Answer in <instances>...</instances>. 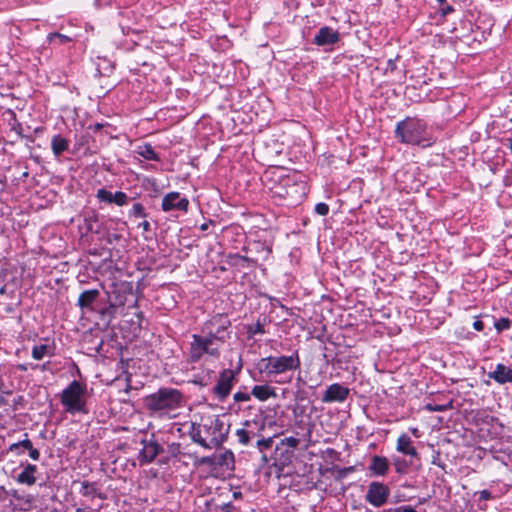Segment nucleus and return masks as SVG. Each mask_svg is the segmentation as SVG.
I'll return each mask as SVG.
<instances>
[{
    "label": "nucleus",
    "instance_id": "obj_1",
    "mask_svg": "<svg viewBox=\"0 0 512 512\" xmlns=\"http://www.w3.org/2000/svg\"><path fill=\"white\" fill-rule=\"evenodd\" d=\"M395 135L402 143L429 147L433 140L427 136L426 124L417 118L407 117L400 121L395 129Z\"/></svg>",
    "mask_w": 512,
    "mask_h": 512
},
{
    "label": "nucleus",
    "instance_id": "obj_2",
    "mask_svg": "<svg viewBox=\"0 0 512 512\" xmlns=\"http://www.w3.org/2000/svg\"><path fill=\"white\" fill-rule=\"evenodd\" d=\"M226 338L225 327L221 326L216 332L209 331L207 336L192 335L189 356L192 361H198L204 354L217 357L220 345Z\"/></svg>",
    "mask_w": 512,
    "mask_h": 512
},
{
    "label": "nucleus",
    "instance_id": "obj_3",
    "mask_svg": "<svg viewBox=\"0 0 512 512\" xmlns=\"http://www.w3.org/2000/svg\"><path fill=\"white\" fill-rule=\"evenodd\" d=\"M145 407L151 412L167 413L182 406L183 395L174 388H161L144 399Z\"/></svg>",
    "mask_w": 512,
    "mask_h": 512
},
{
    "label": "nucleus",
    "instance_id": "obj_4",
    "mask_svg": "<svg viewBox=\"0 0 512 512\" xmlns=\"http://www.w3.org/2000/svg\"><path fill=\"white\" fill-rule=\"evenodd\" d=\"M203 431L212 448L219 447L226 441L229 433V425L219 416H211L202 423Z\"/></svg>",
    "mask_w": 512,
    "mask_h": 512
},
{
    "label": "nucleus",
    "instance_id": "obj_5",
    "mask_svg": "<svg viewBox=\"0 0 512 512\" xmlns=\"http://www.w3.org/2000/svg\"><path fill=\"white\" fill-rule=\"evenodd\" d=\"M260 365L267 374L278 375L299 368L300 360L297 353L290 356H270L261 359Z\"/></svg>",
    "mask_w": 512,
    "mask_h": 512
},
{
    "label": "nucleus",
    "instance_id": "obj_6",
    "mask_svg": "<svg viewBox=\"0 0 512 512\" xmlns=\"http://www.w3.org/2000/svg\"><path fill=\"white\" fill-rule=\"evenodd\" d=\"M85 387L78 381H72L61 394V403L67 412L75 413L83 410L85 406Z\"/></svg>",
    "mask_w": 512,
    "mask_h": 512
},
{
    "label": "nucleus",
    "instance_id": "obj_7",
    "mask_svg": "<svg viewBox=\"0 0 512 512\" xmlns=\"http://www.w3.org/2000/svg\"><path fill=\"white\" fill-rule=\"evenodd\" d=\"M389 495L390 490L388 486L381 482L374 481L368 486L365 500L374 507H381L387 502Z\"/></svg>",
    "mask_w": 512,
    "mask_h": 512
},
{
    "label": "nucleus",
    "instance_id": "obj_8",
    "mask_svg": "<svg viewBox=\"0 0 512 512\" xmlns=\"http://www.w3.org/2000/svg\"><path fill=\"white\" fill-rule=\"evenodd\" d=\"M234 379L235 372L233 370L225 369L221 372L217 384L213 388L220 400L225 399L230 394Z\"/></svg>",
    "mask_w": 512,
    "mask_h": 512
},
{
    "label": "nucleus",
    "instance_id": "obj_9",
    "mask_svg": "<svg viewBox=\"0 0 512 512\" xmlns=\"http://www.w3.org/2000/svg\"><path fill=\"white\" fill-rule=\"evenodd\" d=\"M348 395L349 389L347 387L334 383L326 389L321 400L324 403L343 402Z\"/></svg>",
    "mask_w": 512,
    "mask_h": 512
},
{
    "label": "nucleus",
    "instance_id": "obj_10",
    "mask_svg": "<svg viewBox=\"0 0 512 512\" xmlns=\"http://www.w3.org/2000/svg\"><path fill=\"white\" fill-rule=\"evenodd\" d=\"M188 204V200L186 198H181L178 192H171L164 196L162 200V209L164 211H170L172 209L186 211Z\"/></svg>",
    "mask_w": 512,
    "mask_h": 512
},
{
    "label": "nucleus",
    "instance_id": "obj_11",
    "mask_svg": "<svg viewBox=\"0 0 512 512\" xmlns=\"http://www.w3.org/2000/svg\"><path fill=\"white\" fill-rule=\"evenodd\" d=\"M141 444L142 449L139 454V460L144 463L152 462L157 455L163 451L162 447L156 441L143 440Z\"/></svg>",
    "mask_w": 512,
    "mask_h": 512
},
{
    "label": "nucleus",
    "instance_id": "obj_12",
    "mask_svg": "<svg viewBox=\"0 0 512 512\" xmlns=\"http://www.w3.org/2000/svg\"><path fill=\"white\" fill-rule=\"evenodd\" d=\"M339 41V33L328 26L319 29L314 36L313 43L318 46L335 44Z\"/></svg>",
    "mask_w": 512,
    "mask_h": 512
},
{
    "label": "nucleus",
    "instance_id": "obj_13",
    "mask_svg": "<svg viewBox=\"0 0 512 512\" xmlns=\"http://www.w3.org/2000/svg\"><path fill=\"white\" fill-rule=\"evenodd\" d=\"M488 377L500 384L512 382V369L504 364H498L496 369L488 373Z\"/></svg>",
    "mask_w": 512,
    "mask_h": 512
},
{
    "label": "nucleus",
    "instance_id": "obj_14",
    "mask_svg": "<svg viewBox=\"0 0 512 512\" xmlns=\"http://www.w3.org/2000/svg\"><path fill=\"white\" fill-rule=\"evenodd\" d=\"M369 469L375 475L383 476L387 473L389 469V462L387 458L375 455L371 459Z\"/></svg>",
    "mask_w": 512,
    "mask_h": 512
},
{
    "label": "nucleus",
    "instance_id": "obj_15",
    "mask_svg": "<svg viewBox=\"0 0 512 512\" xmlns=\"http://www.w3.org/2000/svg\"><path fill=\"white\" fill-rule=\"evenodd\" d=\"M36 471H37V468H36L35 465L28 464L22 470V472L18 474V476H17L18 483L26 484L28 486H31V485L35 484V482H36V477H35Z\"/></svg>",
    "mask_w": 512,
    "mask_h": 512
},
{
    "label": "nucleus",
    "instance_id": "obj_16",
    "mask_svg": "<svg viewBox=\"0 0 512 512\" xmlns=\"http://www.w3.org/2000/svg\"><path fill=\"white\" fill-rule=\"evenodd\" d=\"M397 450L403 454L410 456H417L416 449L412 446L410 437L406 434H402L397 439Z\"/></svg>",
    "mask_w": 512,
    "mask_h": 512
},
{
    "label": "nucleus",
    "instance_id": "obj_17",
    "mask_svg": "<svg viewBox=\"0 0 512 512\" xmlns=\"http://www.w3.org/2000/svg\"><path fill=\"white\" fill-rule=\"evenodd\" d=\"M251 394L260 401H266L271 397H276L274 388L268 385H255Z\"/></svg>",
    "mask_w": 512,
    "mask_h": 512
},
{
    "label": "nucleus",
    "instance_id": "obj_18",
    "mask_svg": "<svg viewBox=\"0 0 512 512\" xmlns=\"http://www.w3.org/2000/svg\"><path fill=\"white\" fill-rule=\"evenodd\" d=\"M99 291L96 289L83 291L78 298V305L81 308H91L93 302L98 298Z\"/></svg>",
    "mask_w": 512,
    "mask_h": 512
},
{
    "label": "nucleus",
    "instance_id": "obj_19",
    "mask_svg": "<svg viewBox=\"0 0 512 512\" xmlns=\"http://www.w3.org/2000/svg\"><path fill=\"white\" fill-rule=\"evenodd\" d=\"M190 436L192 441L197 443L201 447L205 449H212V445L209 444V442L206 439L202 424L198 425V427H193Z\"/></svg>",
    "mask_w": 512,
    "mask_h": 512
},
{
    "label": "nucleus",
    "instance_id": "obj_20",
    "mask_svg": "<svg viewBox=\"0 0 512 512\" xmlns=\"http://www.w3.org/2000/svg\"><path fill=\"white\" fill-rule=\"evenodd\" d=\"M137 153L146 160L158 161L159 157L150 144H143L137 147Z\"/></svg>",
    "mask_w": 512,
    "mask_h": 512
},
{
    "label": "nucleus",
    "instance_id": "obj_21",
    "mask_svg": "<svg viewBox=\"0 0 512 512\" xmlns=\"http://www.w3.org/2000/svg\"><path fill=\"white\" fill-rule=\"evenodd\" d=\"M51 145H52L53 153L56 156L61 155L68 148L67 140L60 136L53 137Z\"/></svg>",
    "mask_w": 512,
    "mask_h": 512
},
{
    "label": "nucleus",
    "instance_id": "obj_22",
    "mask_svg": "<svg viewBox=\"0 0 512 512\" xmlns=\"http://www.w3.org/2000/svg\"><path fill=\"white\" fill-rule=\"evenodd\" d=\"M47 41L50 44L64 45L71 41V38L60 33H50L47 36Z\"/></svg>",
    "mask_w": 512,
    "mask_h": 512
},
{
    "label": "nucleus",
    "instance_id": "obj_23",
    "mask_svg": "<svg viewBox=\"0 0 512 512\" xmlns=\"http://www.w3.org/2000/svg\"><path fill=\"white\" fill-rule=\"evenodd\" d=\"M236 436L239 443L247 445L250 442V439L255 436V433H252L246 429H238L236 431Z\"/></svg>",
    "mask_w": 512,
    "mask_h": 512
},
{
    "label": "nucleus",
    "instance_id": "obj_24",
    "mask_svg": "<svg viewBox=\"0 0 512 512\" xmlns=\"http://www.w3.org/2000/svg\"><path fill=\"white\" fill-rule=\"evenodd\" d=\"M49 347L47 345H37L32 349V357L35 360H41L48 354Z\"/></svg>",
    "mask_w": 512,
    "mask_h": 512
},
{
    "label": "nucleus",
    "instance_id": "obj_25",
    "mask_svg": "<svg viewBox=\"0 0 512 512\" xmlns=\"http://www.w3.org/2000/svg\"><path fill=\"white\" fill-rule=\"evenodd\" d=\"M234 463V455L231 451H226L223 454L220 455L218 464L219 465H225L226 469H232L233 467H229L231 464Z\"/></svg>",
    "mask_w": 512,
    "mask_h": 512
},
{
    "label": "nucleus",
    "instance_id": "obj_26",
    "mask_svg": "<svg viewBox=\"0 0 512 512\" xmlns=\"http://www.w3.org/2000/svg\"><path fill=\"white\" fill-rule=\"evenodd\" d=\"M96 487L94 484L89 482H83L81 485L80 493L83 496L93 498L96 495Z\"/></svg>",
    "mask_w": 512,
    "mask_h": 512
},
{
    "label": "nucleus",
    "instance_id": "obj_27",
    "mask_svg": "<svg viewBox=\"0 0 512 512\" xmlns=\"http://www.w3.org/2000/svg\"><path fill=\"white\" fill-rule=\"evenodd\" d=\"M20 447H23L24 449L29 450V449H31L33 447V445H32V442L30 441V439H28L26 437L24 440H22V441H20L18 443L11 444L10 447H9V451L15 452Z\"/></svg>",
    "mask_w": 512,
    "mask_h": 512
},
{
    "label": "nucleus",
    "instance_id": "obj_28",
    "mask_svg": "<svg viewBox=\"0 0 512 512\" xmlns=\"http://www.w3.org/2000/svg\"><path fill=\"white\" fill-rule=\"evenodd\" d=\"M97 198L100 201H103L106 203H112L113 194L106 189H99L97 191Z\"/></svg>",
    "mask_w": 512,
    "mask_h": 512
},
{
    "label": "nucleus",
    "instance_id": "obj_29",
    "mask_svg": "<svg viewBox=\"0 0 512 512\" xmlns=\"http://www.w3.org/2000/svg\"><path fill=\"white\" fill-rule=\"evenodd\" d=\"M127 195L124 192H116L113 194L112 203L117 204L118 206H123L127 203Z\"/></svg>",
    "mask_w": 512,
    "mask_h": 512
},
{
    "label": "nucleus",
    "instance_id": "obj_30",
    "mask_svg": "<svg viewBox=\"0 0 512 512\" xmlns=\"http://www.w3.org/2000/svg\"><path fill=\"white\" fill-rule=\"evenodd\" d=\"M272 443H273V438H271V437L262 438L257 441V447L259 448L260 451H263L265 449L270 448L272 446Z\"/></svg>",
    "mask_w": 512,
    "mask_h": 512
},
{
    "label": "nucleus",
    "instance_id": "obj_31",
    "mask_svg": "<svg viewBox=\"0 0 512 512\" xmlns=\"http://www.w3.org/2000/svg\"><path fill=\"white\" fill-rule=\"evenodd\" d=\"M510 321L507 318H501L495 323V328L498 331H503L505 329H509Z\"/></svg>",
    "mask_w": 512,
    "mask_h": 512
},
{
    "label": "nucleus",
    "instance_id": "obj_32",
    "mask_svg": "<svg viewBox=\"0 0 512 512\" xmlns=\"http://www.w3.org/2000/svg\"><path fill=\"white\" fill-rule=\"evenodd\" d=\"M315 211L317 214H319L321 216H325L329 212V206L326 203H318L315 206Z\"/></svg>",
    "mask_w": 512,
    "mask_h": 512
},
{
    "label": "nucleus",
    "instance_id": "obj_33",
    "mask_svg": "<svg viewBox=\"0 0 512 512\" xmlns=\"http://www.w3.org/2000/svg\"><path fill=\"white\" fill-rule=\"evenodd\" d=\"M132 214L136 217H144V208L140 203H136L132 207Z\"/></svg>",
    "mask_w": 512,
    "mask_h": 512
},
{
    "label": "nucleus",
    "instance_id": "obj_34",
    "mask_svg": "<svg viewBox=\"0 0 512 512\" xmlns=\"http://www.w3.org/2000/svg\"><path fill=\"white\" fill-rule=\"evenodd\" d=\"M283 445H287L290 448H296L299 444V439L295 437H287L282 440Z\"/></svg>",
    "mask_w": 512,
    "mask_h": 512
},
{
    "label": "nucleus",
    "instance_id": "obj_35",
    "mask_svg": "<svg viewBox=\"0 0 512 512\" xmlns=\"http://www.w3.org/2000/svg\"><path fill=\"white\" fill-rule=\"evenodd\" d=\"M233 398L236 402H245L250 400V395L243 392H237L234 394Z\"/></svg>",
    "mask_w": 512,
    "mask_h": 512
},
{
    "label": "nucleus",
    "instance_id": "obj_36",
    "mask_svg": "<svg viewBox=\"0 0 512 512\" xmlns=\"http://www.w3.org/2000/svg\"><path fill=\"white\" fill-rule=\"evenodd\" d=\"M446 408L447 407L444 406V405H434V404H431V403L426 405V409L428 411H444V410H446Z\"/></svg>",
    "mask_w": 512,
    "mask_h": 512
},
{
    "label": "nucleus",
    "instance_id": "obj_37",
    "mask_svg": "<svg viewBox=\"0 0 512 512\" xmlns=\"http://www.w3.org/2000/svg\"><path fill=\"white\" fill-rule=\"evenodd\" d=\"M491 498V493L488 490H482L479 492V500L487 501Z\"/></svg>",
    "mask_w": 512,
    "mask_h": 512
},
{
    "label": "nucleus",
    "instance_id": "obj_38",
    "mask_svg": "<svg viewBox=\"0 0 512 512\" xmlns=\"http://www.w3.org/2000/svg\"><path fill=\"white\" fill-rule=\"evenodd\" d=\"M395 512H417L413 507L411 506H400L394 509Z\"/></svg>",
    "mask_w": 512,
    "mask_h": 512
},
{
    "label": "nucleus",
    "instance_id": "obj_39",
    "mask_svg": "<svg viewBox=\"0 0 512 512\" xmlns=\"http://www.w3.org/2000/svg\"><path fill=\"white\" fill-rule=\"evenodd\" d=\"M29 451V456L33 459V460H38L39 457H40V452L35 449V448H31L28 450Z\"/></svg>",
    "mask_w": 512,
    "mask_h": 512
},
{
    "label": "nucleus",
    "instance_id": "obj_40",
    "mask_svg": "<svg viewBox=\"0 0 512 512\" xmlns=\"http://www.w3.org/2000/svg\"><path fill=\"white\" fill-rule=\"evenodd\" d=\"M473 327L475 330L477 331H482L484 329V324L482 321L480 320H476L474 323H473Z\"/></svg>",
    "mask_w": 512,
    "mask_h": 512
},
{
    "label": "nucleus",
    "instance_id": "obj_41",
    "mask_svg": "<svg viewBox=\"0 0 512 512\" xmlns=\"http://www.w3.org/2000/svg\"><path fill=\"white\" fill-rule=\"evenodd\" d=\"M297 188L301 189V196L300 197H302L304 195V191H305V184L304 183L294 184L293 187H292V190L296 191Z\"/></svg>",
    "mask_w": 512,
    "mask_h": 512
},
{
    "label": "nucleus",
    "instance_id": "obj_42",
    "mask_svg": "<svg viewBox=\"0 0 512 512\" xmlns=\"http://www.w3.org/2000/svg\"><path fill=\"white\" fill-rule=\"evenodd\" d=\"M139 227H141L144 231H149L150 223L148 221H143L139 224Z\"/></svg>",
    "mask_w": 512,
    "mask_h": 512
},
{
    "label": "nucleus",
    "instance_id": "obj_43",
    "mask_svg": "<svg viewBox=\"0 0 512 512\" xmlns=\"http://www.w3.org/2000/svg\"><path fill=\"white\" fill-rule=\"evenodd\" d=\"M453 11V8L452 6H446L445 8L442 9V14L443 15H447L448 13L452 12Z\"/></svg>",
    "mask_w": 512,
    "mask_h": 512
},
{
    "label": "nucleus",
    "instance_id": "obj_44",
    "mask_svg": "<svg viewBox=\"0 0 512 512\" xmlns=\"http://www.w3.org/2000/svg\"><path fill=\"white\" fill-rule=\"evenodd\" d=\"M225 512H231L233 509V506L231 504H225L222 508Z\"/></svg>",
    "mask_w": 512,
    "mask_h": 512
},
{
    "label": "nucleus",
    "instance_id": "obj_45",
    "mask_svg": "<svg viewBox=\"0 0 512 512\" xmlns=\"http://www.w3.org/2000/svg\"><path fill=\"white\" fill-rule=\"evenodd\" d=\"M506 143H507V145H508L509 149H510V150H511V152H512V138H507V139H506Z\"/></svg>",
    "mask_w": 512,
    "mask_h": 512
},
{
    "label": "nucleus",
    "instance_id": "obj_46",
    "mask_svg": "<svg viewBox=\"0 0 512 512\" xmlns=\"http://www.w3.org/2000/svg\"><path fill=\"white\" fill-rule=\"evenodd\" d=\"M201 462L202 463L210 464L211 463V459L209 457H204Z\"/></svg>",
    "mask_w": 512,
    "mask_h": 512
},
{
    "label": "nucleus",
    "instance_id": "obj_47",
    "mask_svg": "<svg viewBox=\"0 0 512 512\" xmlns=\"http://www.w3.org/2000/svg\"><path fill=\"white\" fill-rule=\"evenodd\" d=\"M286 194H287V196L292 197L293 196V191L292 190L291 191L287 190Z\"/></svg>",
    "mask_w": 512,
    "mask_h": 512
},
{
    "label": "nucleus",
    "instance_id": "obj_48",
    "mask_svg": "<svg viewBox=\"0 0 512 512\" xmlns=\"http://www.w3.org/2000/svg\"><path fill=\"white\" fill-rule=\"evenodd\" d=\"M201 229H202V230H206V229H207V224H203V225L201 226Z\"/></svg>",
    "mask_w": 512,
    "mask_h": 512
},
{
    "label": "nucleus",
    "instance_id": "obj_49",
    "mask_svg": "<svg viewBox=\"0 0 512 512\" xmlns=\"http://www.w3.org/2000/svg\"><path fill=\"white\" fill-rule=\"evenodd\" d=\"M439 4H443L446 0H437Z\"/></svg>",
    "mask_w": 512,
    "mask_h": 512
},
{
    "label": "nucleus",
    "instance_id": "obj_50",
    "mask_svg": "<svg viewBox=\"0 0 512 512\" xmlns=\"http://www.w3.org/2000/svg\"><path fill=\"white\" fill-rule=\"evenodd\" d=\"M101 127H102V125H100V124H97V125H96V128H97V129H100Z\"/></svg>",
    "mask_w": 512,
    "mask_h": 512
},
{
    "label": "nucleus",
    "instance_id": "obj_51",
    "mask_svg": "<svg viewBox=\"0 0 512 512\" xmlns=\"http://www.w3.org/2000/svg\"><path fill=\"white\" fill-rule=\"evenodd\" d=\"M383 512H392V510H391V509H389V510H384Z\"/></svg>",
    "mask_w": 512,
    "mask_h": 512
}]
</instances>
